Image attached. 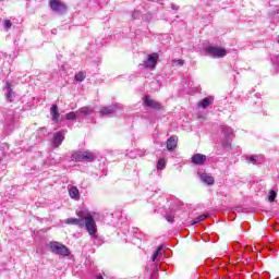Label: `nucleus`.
Instances as JSON below:
<instances>
[{"label":"nucleus","mask_w":279,"mask_h":279,"mask_svg":"<svg viewBox=\"0 0 279 279\" xmlns=\"http://www.w3.org/2000/svg\"><path fill=\"white\" fill-rule=\"evenodd\" d=\"M178 147V136L173 135L167 141V149L168 151H173Z\"/></svg>","instance_id":"obj_13"},{"label":"nucleus","mask_w":279,"mask_h":279,"mask_svg":"<svg viewBox=\"0 0 279 279\" xmlns=\"http://www.w3.org/2000/svg\"><path fill=\"white\" fill-rule=\"evenodd\" d=\"M69 195L72 199H80V190H77L75 186H72L69 190Z\"/></svg>","instance_id":"obj_16"},{"label":"nucleus","mask_w":279,"mask_h":279,"mask_svg":"<svg viewBox=\"0 0 279 279\" xmlns=\"http://www.w3.org/2000/svg\"><path fill=\"white\" fill-rule=\"evenodd\" d=\"M158 58L159 56L156 52L149 54L147 59L143 61V63L138 64V69H149L150 71H154V69H156V66L158 65Z\"/></svg>","instance_id":"obj_4"},{"label":"nucleus","mask_w":279,"mask_h":279,"mask_svg":"<svg viewBox=\"0 0 279 279\" xmlns=\"http://www.w3.org/2000/svg\"><path fill=\"white\" fill-rule=\"evenodd\" d=\"M77 117H80V112L72 111V112L66 113L65 119H66V121H75V119Z\"/></svg>","instance_id":"obj_19"},{"label":"nucleus","mask_w":279,"mask_h":279,"mask_svg":"<svg viewBox=\"0 0 279 279\" xmlns=\"http://www.w3.org/2000/svg\"><path fill=\"white\" fill-rule=\"evenodd\" d=\"M204 219H208V214H203L201 216H197L196 218H194L192 223H193V226H195V225L204 221Z\"/></svg>","instance_id":"obj_22"},{"label":"nucleus","mask_w":279,"mask_h":279,"mask_svg":"<svg viewBox=\"0 0 279 279\" xmlns=\"http://www.w3.org/2000/svg\"><path fill=\"white\" fill-rule=\"evenodd\" d=\"M64 143V131H59L53 134L52 147H60Z\"/></svg>","instance_id":"obj_7"},{"label":"nucleus","mask_w":279,"mask_h":279,"mask_svg":"<svg viewBox=\"0 0 279 279\" xmlns=\"http://www.w3.org/2000/svg\"><path fill=\"white\" fill-rule=\"evenodd\" d=\"M117 112V105H111L109 107H102L100 109V114L102 117H110V114H114Z\"/></svg>","instance_id":"obj_11"},{"label":"nucleus","mask_w":279,"mask_h":279,"mask_svg":"<svg viewBox=\"0 0 279 279\" xmlns=\"http://www.w3.org/2000/svg\"><path fill=\"white\" fill-rule=\"evenodd\" d=\"M51 120L53 123H60V111H58V105H52L50 108Z\"/></svg>","instance_id":"obj_12"},{"label":"nucleus","mask_w":279,"mask_h":279,"mask_svg":"<svg viewBox=\"0 0 279 279\" xmlns=\"http://www.w3.org/2000/svg\"><path fill=\"white\" fill-rule=\"evenodd\" d=\"M1 1H5V0H0V2H1Z\"/></svg>","instance_id":"obj_33"},{"label":"nucleus","mask_w":279,"mask_h":279,"mask_svg":"<svg viewBox=\"0 0 279 279\" xmlns=\"http://www.w3.org/2000/svg\"><path fill=\"white\" fill-rule=\"evenodd\" d=\"M162 247H163L162 245L158 246V248L153 255V260H156V258H158L159 256H162Z\"/></svg>","instance_id":"obj_24"},{"label":"nucleus","mask_w":279,"mask_h":279,"mask_svg":"<svg viewBox=\"0 0 279 279\" xmlns=\"http://www.w3.org/2000/svg\"><path fill=\"white\" fill-rule=\"evenodd\" d=\"M274 66L275 69H277V71H279V56L277 57L276 60H274Z\"/></svg>","instance_id":"obj_30"},{"label":"nucleus","mask_w":279,"mask_h":279,"mask_svg":"<svg viewBox=\"0 0 279 279\" xmlns=\"http://www.w3.org/2000/svg\"><path fill=\"white\" fill-rule=\"evenodd\" d=\"M172 10H178V7H175V4H172Z\"/></svg>","instance_id":"obj_32"},{"label":"nucleus","mask_w":279,"mask_h":279,"mask_svg":"<svg viewBox=\"0 0 279 279\" xmlns=\"http://www.w3.org/2000/svg\"><path fill=\"white\" fill-rule=\"evenodd\" d=\"M49 5L52 12H58L59 14L66 12V4L60 0H50Z\"/></svg>","instance_id":"obj_6"},{"label":"nucleus","mask_w":279,"mask_h":279,"mask_svg":"<svg viewBox=\"0 0 279 279\" xmlns=\"http://www.w3.org/2000/svg\"><path fill=\"white\" fill-rule=\"evenodd\" d=\"M144 104H145V106H147V108H153V110H160L162 108V105H160V102H158L149 97L144 98Z\"/></svg>","instance_id":"obj_10"},{"label":"nucleus","mask_w":279,"mask_h":279,"mask_svg":"<svg viewBox=\"0 0 279 279\" xmlns=\"http://www.w3.org/2000/svg\"><path fill=\"white\" fill-rule=\"evenodd\" d=\"M5 29H10V27H12V22L10 20H5L3 23Z\"/></svg>","instance_id":"obj_29"},{"label":"nucleus","mask_w":279,"mask_h":279,"mask_svg":"<svg viewBox=\"0 0 279 279\" xmlns=\"http://www.w3.org/2000/svg\"><path fill=\"white\" fill-rule=\"evenodd\" d=\"M173 66H183L184 65V60L179 59L173 61Z\"/></svg>","instance_id":"obj_28"},{"label":"nucleus","mask_w":279,"mask_h":279,"mask_svg":"<svg viewBox=\"0 0 279 279\" xmlns=\"http://www.w3.org/2000/svg\"><path fill=\"white\" fill-rule=\"evenodd\" d=\"M96 279H104V276L97 275V276H96Z\"/></svg>","instance_id":"obj_31"},{"label":"nucleus","mask_w":279,"mask_h":279,"mask_svg":"<svg viewBox=\"0 0 279 279\" xmlns=\"http://www.w3.org/2000/svg\"><path fill=\"white\" fill-rule=\"evenodd\" d=\"M78 117L80 116H84V117H88V114H93V109H90V108H88V107H83V108H81V109H78Z\"/></svg>","instance_id":"obj_17"},{"label":"nucleus","mask_w":279,"mask_h":279,"mask_svg":"<svg viewBox=\"0 0 279 279\" xmlns=\"http://www.w3.org/2000/svg\"><path fill=\"white\" fill-rule=\"evenodd\" d=\"M201 181L208 186H213L215 184V178L210 177L208 173H199Z\"/></svg>","instance_id":"obj_14"},{"label":"nucleus","mask_w":279,"mask_h":279,"mask_svg":"<svg viewBox=\"0 0 279 279\" xmlns=\"http://www.w3.org/2000/svg\"><path fill=\"white\" fill-rule=\"evenodd\" d=\"M213 101H215V98L213 97H205L203 100H201L198 102V108H203L204 110H206V108H208V106H210V104H213Z\"/></svg>","instance_id":"obj_15"},{"label":"nucleus","mask_w":279,"mask_h":279,"mask_svg":"<svg viewBox=\"0 0 279 279\" xmlns=\"http://www.w3.org/2000/svg\"><path fill=\"white\" fill-rule=\"evenodd\" d=\"M97 157L89 150H76L72 154L71 159L74 162H93Z\"/></svg>","instance_id":"obj_3"},{"label":"nucleus","mask_w":279,"mask_h":279,"mask_svg":"<svg viewBox=\"0 0 279 279\" xmlns=\"http://www.w3.org/2000/svg\"><path fill=\"white\" fill-rule=\"evenodd\" d=\"M276 197H278V194L276 193V191H270L268 201L269 202H275Z\"/></svg>","instance_id":"obj_27"},{"label":"nucleus","mask_w":279,"mask_h":279,"mask_svg":"<svg viewBox=\"0 0 279 279\" xmlns=\"http://www.w3.org/2000/svg\"><path fill=\"white\" fill-rule=\"evenodd\" d=\"M4 90L7 92L5 93L7 101H13L14 97H16V94L12 89V83L7 82L4 85Z\"/></svg>","instance_id":"obj_9"},{"label":"nucleus","mask_w":279,"mask_h":279,"mask_svg":"<svg viewBox=\"0 0 279 279\" xmlns=\"http://www.w3.org/2000/svg\"><path fill=\"white\" fill-rule=\"evenodd\" d=\"M47 247L52 254H57V256H71V251L69 247L60 242H50L47 244Z\"/></svg>","instance_id":"obj_2"},{"label":"nucleus","mask_w":279,"mask_h":279,"mask_svg":"<svg viewBox=\"0 0 279 279\" xmlns=\"http://www.w3.org/2000/svg\"><path fill=\"white\" fill-rule=\"evenodd\" d=\"M85 219V221H84ZM84 219L80 218H68L65 219L64 223L68 226H78V228H86L88 234L92 236L93 241L97 239V222H95V218L93 215L87 214Z\"/></svg>","instance_id":"obj_1"},{"label":"nucleus","mask_w":279,"mask_h":279,"mask_svg":"<svg viewBox=\"0 0 279 279\" xmlns=\"http://www.w3.org/2000/svg\"><path fill=\"white\" fill-rule=\"evenodd\" d=\"M75 82H84L86 80V72H78L74 76Z\"/></svg>","instance_id":"obj_21"},{"label":"nucleus","mask_w":279,"mask_h":279,"mask_svg":"<svg viewBox=\"0 0 279 279\" xmlns=\"http://www.w3.org/2000/svg\"><path fill=\"white\" fill-rule=\"evenodd\" d=\"M207 157L206 155L202 154H194L191 158L192 165H196L201 167L202 165H206Z\"/></svg>","instance_id":"obj_8"},{"label":"nucleus","mask_w":279,"mask_h":279,"mask_svg":"<svg viewBox=\"0 0 279 279\" xmlns=\"http://www.w3.org/2000/svg\"><path fill=\"white\" fill-rule=\"evenodd\" d=\"M167 167V160L165 158H160L158 161H157V169L158 171H162L165 170Z\"/></svg>","instance_id":"obj_20"},{"label":"nucleus","mask_w":279,"mask_h":279,"mask_svg":"<svg viewBox=\"0 0 279 279\" xmlns=\"http://www.w3.org/2000/svg\"><path fill=\"white\" fill-rule=\"evenodd\" d=\"M256 160H258V156L256 155L247 157V162H251L252 165H256Z\"/></svg>","instance_id":"obj_26"},{"label":"nucleus","mask_w":279,"mask_h":279,"mask_svg":"<svg viewBox=\"0 0 279 279\" xmlns=\"http://www.w3.org/2000/svg\"><path fill=\"white\" fill-rule=\"evenodd\" d=\"M7 123H9V130H14V116L12 113L8 114Z\"/></svg>","instance_id":"obj_23"},{"label":"nucleus","mask_w":279,"mask_h":279,"mask_svg":"<svg viewBox=\"0 0 279 279\" xmlns=\"http://www.w3.org/2000/svg\"><path fill=\"white\" fill-rule=\"evenodd\" d=\"M204 52L206 53V56H210V58H226V56H228V51L225 48H219L215 46L205 47Z\"/></svg>","instance_id":"obj_5"},{"label":"nucleus","mask_w":279,"mask_h":279,"mask_svg":"<svg viewBox=\"0 0 279 279\" xmlns=\"http://www.w3.org/2000/svg\"><path fill=\"white\" fill-rule=\"evenodd\" d=\"M222 134H225L226 138H230L231 136H233V131L232 128L230 126H222Z\"/></svg>","instance_id":"obj_18"},{"label":"nucleus","mask_w":279,"mask_h":279,"mask_svg":"<svg viewBox=\"0 0 279 279\" xmlns=\"http://www.w3.org/2000/svg\"><path fill=\"white\" fill-rule=\"evenodd\" d=\"M165 218H166V220H167L169 223H173V221H174V219H175V217L173 216L172 213L166 214Z\"/></svg>","instance_id":"obj_25"}]
</instances>
